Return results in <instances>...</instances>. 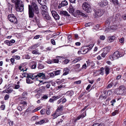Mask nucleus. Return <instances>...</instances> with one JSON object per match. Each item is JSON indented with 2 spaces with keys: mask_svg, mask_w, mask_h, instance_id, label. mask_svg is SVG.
Returning <instances> with one entry per match:
<instances>
[{
  "mask_svg": "<svg viewBox=\"0 0 126 126\" xmlns=\"http://www.w3.org/2000/svg\"><path fill=\"white\" fill-rule=\"evenodd\" d=\"M34 12L37 14L39 13V11L37 5L34 2H32L31 5H29V17L30 18H32L34 16Z\"/></svg>",
  "mask_w": 126,
  "mask_h": 126,
  "instance_id": "1",
  "label": "nucleus"
},
{
  "mask_svg": "<svg viewBox=\"0 0 126 126\" xmlns=\"http://www.w3.org/2000/svg\"><path fill=\"white\" fill-rule=\"evenodd\" d=\"M15 6L16 10L18 12H22L24 10V4L21 0H15Z\"/></svg>",
  "mask_w": 126,
  "mask_h": 126,
  "instance_id": "2",
  "label": "nucleus"
},
{
  "mask_svg": "<svg viewBox=\"0 0 126 126\" xmlns=\"http://www.w3.org/2000/svg\"><path fill=\"white\" fill-rule=\"evenodd\" d=\"M27 78H30L32 80H34V79H36L37 80H38V78H41L42 79L45 78V76L43 73H39L37 74L36 75L34 76L32 75H29L28 74V76H27L26 77Z\"/></svg>",
  "mask_w": 126,
  "mask_h": 126,
  "instance_id": "3",
  "label": "nucleus"
},
{
  "mask_svg": "<svg viewBox=\"0 0 126 126\" xmlns=\"http://www.w3.org/2000/svg\"><path fill=\"white\" fill-rule=\"evenodd\" d=\"M82 8L87 13H91L92 9L90 4L87 2H84L82 5Z\"/></svg>",
  "mask_w": 126,
  "mask_h": 126,
  "instance_id": "4",
  "label": "nucleus"
},
{
  "mask_svg": "<svg viewBox=\"0 0 126 126\" xmlns=\"http://www.w3.org/2000/svg\"><path fill=\"white\" fill-rule=\"evenodd\" d=\"M124 55V54L120 53L118 51H116L112 55L110 56V59L113 60L116 59Z\"/></svg>",
  "mask_w": 126,
  "mask_h": 126,
  "instance_id": "5",
  "label": "nucleus"
},
{
  "mask_svg": "<svg viewBox=\"0 0 126 126\" xmlns=\"http://www.w3.org/2000/svg\"><path fill=\"white\" fill-rule=\"evenodd\" d=\"M8 18L11 22L14 23H17L16 18L14 15L9 14L8 16Z\"/></svg>",
  "mask_w": 126,
  "mask_h": 126,
  "instance_id": "6",
  "label": "nucleus"
},
{
  "mask_svg": "<svg viewBox=\"0 0 126 126\" xmlns=\"http://www.w3.org/2000/svg\"><path fill=\"white\" fill-rule=\"evenodd\" d=\"M63 106L60 105L59 107L57 108L56 112L54 113L52 115L53 116L57 117L60 115L61 113H59L62 111L63 110Z\"/></svg>",
  "mask_w": 126,
  "mask_h": 126,
  "instance_id": "7",
  "label": "nucleus"
},
{
  "mask_svg": "<svg viewBox=\"0 0 126 126\" xmlns=\"http://www.w3.org/2000/svg\"><path fill=\"white\" fill-rule=\"evenodd\" d=\"M104 13V12L102 9H99L95 12L94 16L96 17H98L102 16Z\"/></svg>",
  "mask_w": 126,
  "mask_h": 126,
  "instance_id": "8",
  "label": "nucleus"
},
{
  "mask_svg": "<svg viewBox=\"0 0 126 126\" xmlns=\"http://www.w3.org/2000/svg\"><path fill=\"white\" fill-rule=\"evenodd\" d=\"M81 54H85L87 53L89 50V48L87 46H85L81 47Z\"/></svg>",
  "mask_w": 126,
  "mask_h": 126,
  "instance_id": "9",
  "label": "nucleus"
},
{
  "mask_svg": "<svg viewBox=\"0 0 126 126\" xmlns=\"http://www.w3.org/2000/svg\"><path fill=\"white\" fill-rule=\"evenodd\" d=\"M51 13L53 17L55 19L57 20L59 19V16L55 11H52Z\"/></svg>",
  "mask_w": 126,
  "mask_h": 126,
  "instance_id": "10",
  "label": "nucleus"
},
{
  "mask_svg": "<svg viewBox=\"0 0 126 126\" xmlns=\"http://www.w3.org/2000/svg\"><path fill=\"white\" fill-rule=\"evenodd\" d=\"M48 122V120L47 119H44L38 122H36L35 124L36 125H41L43 124L44 123Z\"/></svg>",
  "mask_w": 126,
  "mask_h": 126,
  "instance_id": "11",
  "label": "nucleus"
},
{
  "mask_svg": "<svg viewBox=\"0 0 126 126\" xmlns=\"http://www.w3.org/2000/svg\"><path fill=\"white\" fill-rule=\"evenodd\" d=\"M42 6L41 7V8L42 10V15H43L44 13L46 14L47 12V7L46 5H42Z\"/></svg>",
  "mask_w": 126,
  "mask_h": 126,
  "instance_id": "12",
  "label": "nucleus"
},
{
  "mask_svg": "<svg viewBox=\"0 0 126 126\" xmlns=\"http://www.w3.org/2000/svg\"><path fill=\"white\" fill-rule=\"evenodd\" d=\"M76 12L79 15L82 16L83 17H87V16L86 14L82 13L80 10H77L76 11Z\"/></svg>",
  "mask_w": 126,
  "mask_h": 126,
  "instance_id": "13",
  "label": "nucleus"
},
{
  "mask_svg": "<svg viewBox=\"0 0 126 126\" xmlns=\"http://www.w3.org/2000/svg\"><path fill=\"white\" fill-rule=\"evenodd\" d=\"M44 18L46 20H49L51 19L50 16L47 14V13L46 14L44 13L42 15Z\"/></svg>",
  "mask_w": 126,
  "mask_h": 126,
  "instance_id": "14",
  "label": "nucleus"
},
{
  "mask_svg": "<svg viewBox=\"0 0 126 126\" xmlns=\"http://www.w3.org/2000/svg\"><path fill=\"white\" fill-rule=\"evenodd\" d=\"M108 2L106 0L102 1L99 3V5L101 6L104 7L108 5Z\"/></svg>",
  "mask_w": 126,
  "mask_h": 126,
  "instance_id": "15",
  "label": "nucleus"
},
{
  "mask_svg": "<svg viewBox=\"0 0 126 126\" xmlns=\"http://www.w3.org/2000/svg\"><path fill=\"white\" fill-rule=\"evenodd\" d=\"M60 14L61 15H63L66 16H69L70 15H69L68 12L65 11H60Z\"/></svg>",
  "mask_w": 126,
  "mask_h": 126,
  "instance_id": "16",
  "label": "nucleus"
},
{
  "mask_svg": "<svg viewBox=\"0 0 126 126\" xmlns=\"http://www.w3.org/2000/svg\"><path fill=\"white\" fill-rule=\"evenodd\" d=\"M68 11L70 13L73 14L74 11V10L73 7L72 6H70L67 9Z\"/></svg>",
  "mask_w": 126,
  "mask_h": 126,
  "instance_id": "17",
  "label": "nucleus"
},
{
  "mask_svg": "<svg viewBox=\"0 0 126 126\" xmlns=\"http://www.w3.org/2000/svg\"><path fill=\"white\" fill-rule=\"evenodd\" d=\"M120 91V94H123L125 90V88L124 86H121L119 88Z\"/></svg>",
  "mask_w": 126,
  "mask_h": 126,
  "instance_id": "18",
  "label": "nucleus"
},
{
  "mask_svg": "<svg viewBox=\"0 0 126 126\" xmlns=\"http://www.w3.org/2000/svg\"><path fill=\"white\" fill-rule=\"evenodd\" d=\"M110 70V67L108 66H106L105 67V71L106 75L109 74V71Z\"/></svg>",
  "mask_w": 126,
  "mask_h": 126,
  "instance_id": "19",
  "label": "nucleus"
},
{
  "mask_svg": "<svg viewBox=\"0 0 126 126\" xmlns=\"http://www.w3.org/2000/svg\"><path fill=\"white\" fill-rule=\"evenodd\" d=\"M38 3L41 5L46 4V0H38Z\"/></svg>",
  "mask_w": 126,
  "mask_h": 126,
  "instance_id": "20",
  "label": "nucleus"
},
{
  "mask_svg": "<svg viewBox=\"0 0 126 126\" xmlns=\"http://www.w3.org/2000/svg\"><path fill=\"white\" fill-rule=\"evenodd\" d=\"M115 37L114 36L109 37L108 38L109 41L110 42H113L115 39Z\"/></svg>",
  "mask_w": 126,
  "mask_h": 126,
  "instance_id": "21",
  "label": "nucleus"
},
{
  "mask_svg": "<svg viewBox=\"0 0 126 126\" xmlns=\"http://www.w3.org/2000/svg\"><path fill=\"white\" fill-rule=\"evenodd\" d=\"M74 94V93L72 91H68L66 93V94L70 97L72 96Z\"/></svg>",
  "mask_w": 126,
  "mask_h": 126,
  "instance_id": "22",
  "label": "nucleus"
},
{
  "mask_svg": "<svg viewBox=\"0 0 126 126\" xmlns=\"http://www.w3.org/2000/svg\"><path fill=\"white\" fill-rule=\"evenodd\" d=\"M110 46H107L104 48V51H106L107 53H108L110 51Z\"/></svg>",
  "mask_w": 126,
  "mask_h": 126,
  "instance_id": "23",
  "label": "nucleus"
},
{
  "mask_svg": "<svg viewBox=\"0 0 126 126\" xmlns=\"http://www.w3.org/2000/svg\"><path fill=\"white\" fill-rule=\"evenodd\" d=\"M104 68L103 67H101L100 69L99 74L102 75H103L104 73Z\"/></svg>",
  "mask_w": 126,
  "mask_h": 126,
  "instance_id": "24",
  "label": "nucleus"
},
{
  "mask_svg": "<svg viewBox=\"0 0 126 126\" xmlns=\"http://www.w3.org/2000/svg\"><path fill=\"white\" fill-rule=\"evenodd\" d=\"M20 103L21 104L23 105V109H25L27 106V102L25 101H21L20 102Z\"/></svg>",
  "mask_w": 126,
  "mask_h": 126,
  "instance_id": "25",
  "label": "nucleus"
},
{
  "mask_svg": "<svg viewBox=\"0 0 126 126\" xmlns=\"http://www.w3.org/2000/svg\"><path fill=\"white\" fill-rule=\"evenodd\" d=\"M114 81H112L108 85L107 88L108 89L111 88L113 85H114Z\"/></svg>",
  "mask_w": 126,
  "mask_h": 126,
  "instance_id": "26",
  "label": "nucleus"
},
{
  "mask_svg": "<svg viewBox=\"0 0 126 126\" xmlns=\"http://www.w3.org/2000/svg\"><path fill=\"white\" fill-rule=\"evenodd\" d=\"M61 4H62V6H64L67 5L68 4V3L66 0H64L62 1Z\"/></svg>",
  "mask_w": 126,
  "mask_h": 126,
  "instance_id": "27",
  "label": "nucleus"
},
{
  "mask_svg": "<svg viewBox=\"0 0 126 126\" xmlns=\"http://www.w3.org/2000/svg\"><path fill=\"white\" fill-rule=\"evenodd\" d=\"M91 126H104L103 124H99L98 123H94Z\"/></svg>",
  "mask_w": 126,
  "mask_h": 126,
  "instance_id": "28",
  "label": "nucleus"
},
{
  "mask_svg": "<svg viewBox=\"0 0 126 126\" xmlns=\"http://www.w3.org/2000/svg\"><path fill=\"white\" fill-rule=\"evenodd\" d=\"M110 0L111 2H112L114 4H116L118 5H120L119 3H118V0Z\"/></svg>",
  "mask_w": 126,
  "mask_h": 126,
  "instance_id": "29",
  "label": "nucleus"
},
{
  "mask_svg": "<svg viewBox=\"0 0 126 126\" xmlns=\"http://www.w3.org/2000/svg\"><path fill=\"white\" fill-rule=\"evenodd\" d=\"M115 93L117 95H121L122 94H120V91L119 89H116L115 91Z\"/></svg>",
  "mask_w": 126,
  "mask_h": 126,
  "instance_id": "30",
  "label": "nucleus"
},
{
  "mask_svg": "<svg viewBox=\"0 0 126 126\" xmlns=\"http://www.w3.org/2000/svg\"><path fill=\"white\" fill-rule=\"evenodd\" d=\"M64 79H61L60 80H57L56 81L57 83L58 84H60L63 82L64 81Z\"/></svg>",
  "mask_w": 126,
  "mask_h": 126,
  "instance_id": "31",
  "label": "nucleus"
},
{
  "mask_svg": "<svg viewBox=\"0 0 126 126\" xmlns=\"http://www.w3.org/2000/svg\"><path fill=\"white\" fill-rule=\"evenodd\" d=\"M38 118V116H35L32 117L31 119L32 121H34L37 120Z\"/></svg>",
  "mask_w": 126,
  "mask_h": 126,
  "instance_id": "32",
  "label": "nucleus"
},
{
  "mask_svg": "<svg viewBox=\"0 0 126 126\" xmlns=\"http://www.w3.org/2000/svg\"><path fill=\"white\" fill-rule=\"evenodd\" d=\"M110 18H108L106 21L105 24L106 25L108 26L110 25Z\"/></svg>",
  "mask_w": 126,
  "mask_h": 126,
  "instance_id": "33",
  "label": "nucleus"
},
{
  "mask_svg": "<svg viewBox=\"0 0 126 126\" xmlns=\"http://www.w3.org/2000/svg\"><path fill=\"white\" fill-rule=\"evenodd\" d=\"M32 53L35 54H40L38 50L37 49L33 50L32 51Z\"/></svg>",
  "mask_w": 126,
  "mask_h": 126,
  "instance_id": "34",
  "label": "nucleus"
},
{
  "mask_svg": "<svg viewBox=\"0 0 126 126\" xmlns=\"http://www.w3.org/2000/svg\"><path fill=\"white\" fill-rule=\"evenodd\" d=\"M26 82L30 84L32 83V82L31 80L28 78H26Z\"/></svg>",
  "mask_w": 126,
  "mask_h": 126,
  "instance_id": "35",
  "label": "nucleus"
},
{
  "mask_svg": "<svg viewBox=\"0 0 126 126\" xmlns=\"http://www.w3.org/2000/svg\"><path fill=\"white\" fill-rule=\"evenodd\" d=\"M61 97V95L54 96L53 97V98L55 100L58 99Z\"/></svg>",
  "mask_w": 126,
  "mask_h": 126,
  "instance_id": "36",
  "label": "nucleus"
},
{
  "mask_svg": "<svg viewBox=\"0 0 126 126\" xmlns=\"http://www.w3.org/2000/svg\"><path fill=\"white\" fill-rule=\"evenodd\" d=\"M44 66L43 65L41 64H39L38 65V68L40 69H42L43 68Z\"/></svg>",
  "mask_w": 126,
  "mask_h": 126,
  "instance_id": "37",
  "label": "nucleus"
},
{
  "mask_svg": "<svg viewBox=\"0 0 126 126\" xmlns=\"http://www.w3.org/2000/svg\"><path fill=\"white\" fill-rule=\"evenodd\" d=\"M74 68L75 69L79 68L80 67V64H77L75 65H74Z\"/></svg>",
  "mask_w": 126,
  "mask_h": 126,
  "instance_id": "38",
  "label": "nucleus"
},
{
  "mask_svg": "<svg viewBox=\"0 0 126 126\" xmlns=\"http://www.w3.org/2000/svg\"><path fill=\"white\" fill-rule=\"evenodd\" d=\"M107 54V53H106V51H104L101 54V56L103 58H104Z\"/></svg>",
  "mask_w": 126,
  "mask_h": 126,
  "instance_id": "39",
  "label": "nucleus"
},
{
  "mask_svg": "<svg viewBox=\"0 0 126 126\" xmlns=\"http://www.w3.org/2000/svg\"><path fill=\"white\" fill-rule=\"evenodd\" d=\"M5 43H6L9 46H11L12 45V43H10V41H5Z\"/></svg>",
  "mask_w": 126,
  "mask_h": 126,
  "instance_id": "40",
  "label": "nucleus"
},
{
  "mask_svg": "<svg viewBox=\"0 0 126 126\" xmlns=\"http://www.w3.org/2000/svg\"><path fill=\"white\" fill-rule=\"evenodd\" d=\"M118 113V110H116L114 111L112 113V114L113 116H114L116 115V114Z\"/></svg>",
  "mask_w": 126,
  "mask_h": 126,
  "instance_id": "41",
  "label": "nucleus"
},
{
  "mask_svg": "<svg viewBox=\"0 0 126 126\" xmlns=\"http://www.w3.org/2000/svg\"><path fill=\"white\" fill-rule=\"evenodd\" d=\"M51 62H53L54 63H58L59 62V60L58 59H53Z\"/></svg>",
  "mask_w": 126,
  "mask_h": 126,
  "instance_id": "42",
  "label": "nucleus"
},
{
  "mask_svg": "<svg viewBox=\"0 0 126 126\" xmlns=\"http://www.w3.org/2000/svg\"><path fill=\"white\" fill-rule=\"evenodd\" d=\"M60 70H58L55 72V74L56 75L60 74Z\"/></svg>",
  "mask_w": 126,
  "mask_h": 126,
  "instance_id": "43",
  "label": "nucleus"
},
{
  "mask_svg": "<svg viewBox=\"0 0 126 126\" xmlns=\"http://www.w3.org/2000/svg\"><path fill=\"white\" fill-rule=\"evenodd\" d=\"M82 118L81 116L79 115L75 119L74 121L76 122L77 121L79 120L80 118Z\"/></svg>",
  "mask_w": 126,
  "mask_h": 126,
  "instance_id": "44",
  "label": "nucleus"
},
{
  "mask_svg": "<svg viewBox=\"0 0 126 126\" xmlns=\"http://www.w3.org/2000/svg\"><path fill=\"white\" fill-rule=\"evenodd\" d=\"M13 90L12 89H9L6 90V93H10L12 92Z\"/></svg>",
  "mask_w": 126,
  "mask_h": 126,
  "instance_id": "45",
  "label": "nucleus"
},
{
  "mask_svg": "<svg viewBox=\"0 0 126 126\" xmlns=\"http://www.w3.org/2000/svg\"><path fill=\"white\" fill-rule=\"evenodd\" d=\"M100 39L102 40H104L105 39V36L102 35L99 38Z\"/></svg>",
  "mask_w": 126,
  "mask_h": 126,
  "instance_id": "46",
  "label": "nucleus"
},
{
  "mask_svg": "<svg viewBox=\"0 0 126 126\" xmlns=\"http://www.w3.org/2000/svg\"><path fill=\"white\" fill-rule=\"evenodd\" d=\"M30 64L32 65L35 64H37L36 62L34 61L31 62L30 63Z\"/></svg>",
  "mask_w": 126,
  "mask_h": 126,
  "instance_id": "47",
  "label": "nucleus"
},
{
  "mask_svg": "<svg viewBox=\"0 0 126 126\" xmlns=\"http://www.w3.org/2000/svg\"><path fill=\"white\" fill-rule=\"evenodd\" d=\"M69 60L68 59H66L65 60L63 61V63L65 64H66L69 62Z\"/></svg>",
  "mask_w": 126,
  "mask_h": 126,
  "instance_id": "48",
  "label": "nucleus"
},
{
  "mask_svg": "<svg viewBox=\"0 0 126 126\" xmlns=\"http://www.w3.org/2000/svg\"><path fill=\"white\" fill-rule=\"evenodd\" d=\"M45 111L46 110L45 109H43L41 110L40 111V112L41 114H43L45 113Z\"/></svg>",
  "mask_w": 126,
  "mask_h": 126,
  "instance_id": "49",
  "label": "nucleus"
},
{
  "mask_svg": "<svg viewBox=\"0 0 126 126\" xmlns=\"http://www.w3.org/2000/svg\"><path fill=\"white\" fill-rule=\"evenodd\" d=\"M119 41L121 43H123L124 41V38L122 37L120 39H119Z\"/></svg>",
  "mask_w": 126,
  "mask_h": 126,
  "instance_id": "50",
  "label": "nucleus"
},
{
  "mask_svg": "<svg viewBox=\"0 0 126 126\" xmlns=\"http://www.w3.org/2000/svg\"><path fill=\"white\" fill-rule=\"evenodd\" d=\"M116 102V100L114 99L111 100L110 101V103H111V105L112 106H114V103Z\"/></svg>",
  "mask_w": 126,
  "mask_h": 126,
  "instance_id": "51",
  "label": "nucleus"
},
{
  "mask_svg": "<svg viewBox=\"0 0 126 126\" xmlns=\"http://www.w3.org/2000/svg\"><path fill=\"white\" fill-rule=\"evenodd\" d=\"M94 45L93 44H91L89 45L88 46H87L88 48H89V50H90L92 49Z\"/></svg>",
  "mask_w": 126,
  "mask_h": 126,
  "instance_id": "52",
  "label": "nucleus"
},
{
  "mask_svg": "<svg viewBox=\"0 0 126 126\" xmlns=\"http://www.w3.org/2000/svg\"><path fill=\"white\" fill-rule=\"evenodd\" d=\"M86 115V113L85 112H83L81 115H80L81 116L82 118H83Z\"/></svg>",
  "mask_w": 126,
  "mask_h": 126,
  "instance_id": "53",
  "label": "nucleus"
},
{
  "mask_svg": "<svg viewBox=\"0 0 126 126\" xmlns=\"http://www.w3.org/2000/svg\"><path fill=\"white\" fill-rule=\"evenodd\" d=\"M51 43L53 45H55L56 43H55V40H54L53 39H52L51 40Z\"/></svg>",
  "mask_w": 126,
  "mask_h": 126,
  "instance_id": "54",
  "label": "nucleus"
},
{
  "mask_svg": "<svg viewBox=\"0 0 126 126\" xmlns=\"http://www.w3.org/2000/svg\"><path fill=\"white\" fill-rule=\"evenodd\" d=\"M92 25L91 23L90 22H89L85 24V27L90 26Z\"/></svg>",
  "mask_w": 126,
  "mask_h": 126,
  "instance_id": "55",
  "label": "nucleus"
},
{
  "mask_svg": "<svg viewBox=\"0 0 126 126\" xmlns=\"http://www.w3.org/2000/svg\"><path fill=\"white\" fill-rule=\"evenodd\" d=\"M9 97V96L8 94H6L4 97V99L5 100H8Z\"/></svg>",
  "mask_w": 126,
  "mask_h": 126,
  "instance_id": "56",
  "label": "nucleus"
},
{
  "mask_svg": "<svg viewBox=\"0 0 126 126\" xmlns=\"http://www.w3.org/2000/svg\"><path fill=\"white\" fill-rule=\"evenodd\" d=\"M61 99L62 102V104H63L64 103H65L66 101V99L65 98H63V99L61 98Z\"/></svg>",
  "mask_w": 126,
  "mask_h": 126,
  "instance_id": "57",
  "label": "nucleus"
},
{
  "mask_svg": "<svg viewBox=\"0 0 126 126\" xmlns=\"http://www.w3.org/2000/svg\"><path fill=\"white\" fill-rule=\"evenodd\" d=\"M33 21L35 22L38 23L39 21V20L36 17H35L33 20Z\"/></svg>",
  "mask_w": 126,
  "mask_h": 126,
  "instance_id": "58",
  "label": "nucleus"
},
{
  "mask_svg": "<svg viewBox=\"0 0 126 126\" xmlns=\"http://www.w3.org/2000/svg\"><path fill=\"white\" fill-rule=\"evenodd\" d=\"M69 70L68 68H65L64 69L63 72H67L69 73Z\"/></svg>",
  "mask_w": 126,
  "mask_h": 126,
  "instance_id": "59",
  "label": "nucleus"
},
{
  "mask_svg": "<svg viewBox=\"0 0 126 126\" xmlns=\"http://www.w3.org/2000/svg\"><path fill=\"white\" fill-rule=\"evenodd\" d=\"M81 81L80 80H79L75 81L74 83H76L77 84H80L81 83Z\"/></svg>",
  "mask_w": 126,
  "mask_h": 126,
  "instance_id": "60",
  "label": "nucleus"
},
{
  "mask_svg": "<svg viewBox=\"0 0 126 126\" xmlns=\"http://www.w3.org/2000/svg\"><path fill=\"white\" fill-rule=\"evenodd\" d=\"M63 84H62L61 85H60L59 86H58V89H61L62 88H64V86H63Z\"/></svg>",
  "mask_w": 126,
  "mask_h": 126,
  "instance_id": "61",
  "label": "nucleus"
},
{
  "mask_svg": "<svg viewBox=\"0 0 126 126\" xmlns=\"http://www.w3.org/2000/svg\"><path fill=\"white\" fill-rule=\"evenodd\" d=\"M5 106L4 105H1L0 106V108L2 110H4Z\"/></svg>",
  "mask_w": 126,
  "mask_h": 126,
  "instance_id": "62",
  "label": "nucleus"
},
{
  "mask_svg": "<svg viewBox=\"0 0 126 126\" xmlns=\"http://www.w3.org/2000/svg\"><path fill=\"white\" fill-rule=\"evenodd\" d=\"M14 59L13 58H11L10 59V61L11 62V63L12 64H13L14 63Z\"/></svg>",
  "mask_w": 126,
  "mask_h": 126,
  "instance_id": "63",
  "label": "nucleus"
},
{
  "mask_svg": "<svg viewBox=\"0 0 126 126\" xmlns=\"http://www.w3.org/2000/svg\"><path fill=\"white\" fill-rule=\"evenodd\" d=\"M20 86L18 85H15L14 88L16 89H17L19 88Z\"/></svg>",
  "mask_w": 126,
  "mask_h": 126,
  "instance_id": "64",
  "label": "nucleus"
}]
</instances>
